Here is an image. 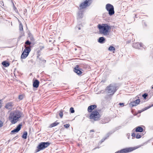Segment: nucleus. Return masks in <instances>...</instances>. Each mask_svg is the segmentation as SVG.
Returning <instances> with one entry per match:
<instances>
[{"label":"nucleus","instance_id":"nucleus-22","mask_svg":"<svg viewBox=\"0 0 153 153\" xmlns=\"http://www.w3.org/2000/svg\"><path fill=\"white\" fill-rule=\"evenodd\" d=\"M41 50H38L37 51V59H39V60L41 59L40 57H39V56L41 55Z\"/></svg>","mask_w":153,"mask_h":153},{"label":"nucleus","instance_id":"nucleus-33","mask_svg":"<svg viewBox=\"0 0 153 153\" xmlns=\"http://www.w3.org/2000/svg\"><path fill=\"white\" fill-rule=\"evenodd\" d=\"M148 96V94L147 93H145L142 95V97H143L144 99H146Z\"/></svg>","mask_w":153,"mask_h":153},{"label":"nucleus","instance_id":"nucleus-49","mask_svg":"<svg viewBox=\"0 0 153 153\" xmlns=\"http://www.w3.org/2000/svg\"><path fill=\"white\" fill-rule=\"evenodd\" d=\"M41 58V59L40 60H39V59H38V60L39 61V62H41L42 63V62L41 61H42V58Z\"/></svg>","mask_w":153,"mask_h":153},{"label":"nucleus","instance_id":"nucleus-5","mask_svg":"<svg viewBox=\"0 0 153 153\" xmlns=\"http://www.w3.org/2000/svg\"><path fill=\"white\" fill-rule=\"evenodd\" d=\"M118 89V87L115 84H111L107 87L106 91L109 95H113Z\"/></svg>","mask_w":153,"mask_h":153},{"label":"nucleus","instance_id":"nucleus-43","mask_svg":"<svg viewBox=\"0 0 153 153\" xmlns=\"http://www.w3.org/2000/svg\"><path fill=\"white\" fill-rule=\"evenodd\" d=\"M124 103H119V105L121 106H124Z\"/></svg>","mask_w":153,"mask_h":153},{"label":"nucleus","instance_id":"nucleus-24","mask_svg":"<svg viewBox=\"0 0 153 153\" xmlns=\"http://www.w3.org/2000/svg\"><path fill=\"white\" fill-rule=\"evenodd\" d=\"M25 46L26 45H29V46H31L30 45L31 44V42L29 41L28 40H27L25 42Z\"/></svg>","mask_w":153,"mask_h":153},{"label":"nucleus","instance_id":"nucleus-50","mask_svg":"<svg viewBox=\"0 0 153 153\" xmlns=\"http://www.w3.org/2000/svg\"><path fill=\"white\" fill-rule=\"evenodd\" d=\"M120 126H119L117 127L116 128V130H117L118 129H120Z\"/></svg>","mask_w":153,"mask_h":153},{"label":"nucleus","instance_id":"nucleus-2","mask_svg":"<svg viewBox=\"0 0 153 153\" xmlns=\"http://www.w3.org/2000/svg\"><path fill=\"white\" fill-rule=\"evenodd\" d=\"M98 27L100 33L105 36L108 35L111 29V27L108 24H99L98 26Z\"/></svg>","mask_w":153,"mask_h":153},{"label":"nucleus","instance_id":"nucleus-61","mask_svg":"<svg viewBox=\"0 0 153 153\" xmlns=\"http://www.w3.org/2000/svg\"><path fill=\"white\" fill-rule=\"evenodd\" d=\"M152 88L153 89V86L152 87Z\"/></svg>","mask_w":153,"mask_h":153},{"label":"nucleus","instance_id":"nucleus-28","mask_svg":"<svg viewBox=\"0 0 153 153\" xmlns=\"http://www.w3.org/2000/svg\"><path fill=\"white\" fill-rule=\"evenodd\" d=\"M108 50L110 51H113L115 50V48L112 46H110L108 48Z\"/></svg>","mask_w":153,"mask_h":153},{"label":"nucleus","instance_id":"nucleus-51","mask_svg":"<svg viewBox=\"0 0 153 153\" xmlns=\"http://www.w3.org/2000/svg\"><path fill=\"white\" fill-rule=\"evenodd\" d=\"M127 135L128 136V139H129V137L130 136V133H128V134H127Z\"/></svg>","mask_w":153,"mask_h":153},{"label":"nucleus","instance_id":"nucleus-19","mask_svg":"<svg viewBox=\"0 0 153 153\" xmlns=\"http://www.w3.org/2000/svg\"><path fill=\"white\" fill-rule=\"evenodd\" d=\"M28 37H29L30 40L32 42H34V39L32 35L31 34L30 32L28 33Z\"/></svg>","mask_w":153,"mask_h":153},{"label":"nucleus","instance_id":"nucleus-15","mask_svg":"<svg viewBox=\"0 0 153 153\" xmlns=\"http://www.w3.org/2000/svg\"><path fill=\"white\" fill-rule=\"evenodd\" d=\"M39 82L37 79L35 80L33 83V86L34 88H37L39 87Z\"/></svg>","mask_w":153,"mask_h":153},{"label":"nucleus","instance_id":"nucleus-42","mask_svg":"<svg viewBox=\"0 0 153 153\" xmlns=\"http://www.w3.org/2000/svg\"><path fill=\"white\" fill-rule=\"evenodd\" d=\"M44 48V46H40V49H39V50H41V51Z\"/></svg>","mask_w":153,"mask_h":153},{"label":"nucleus","instance_id":"nucleus-8","mask_svg":"<svg viewBox=\"0 0 153 153\" xmlns=\"http://www.w3.org/2000/svg\"><path fill=\"white\" fill-rule=\"evenodd\" d=\"M105 8L108 12V14L110 16H112L114 13V7L112 4H107L106 5Z\"/></svg>","mask_w":153,"mask_h":153},{"label":"nucleus","instance_id":"nucleus-39","mask_svg":"<svg viewBox=\"0 0 153 153\" xmlns=\"http://www.w3.org/2000/svg\"><path fill=\"white\" fill-rule=\"evenodd\" d=\"M64 126L65 128H67L69 127L70 125L68 124H67L64 125Z\"/></svg>","mask_w":153,"mask_h":153},{"label":"nucleus","instance_id":"nucleus-34","mask_svg":"<svg viewBox=\"0 0 153 153\" xmlns=\"http://www.w3.org/2000/svg\"><path fill=\"white\" fill-rule=\"evenodd\" d=\"M133 101L135 102L136 104H138L140 102V100L139 99H138Z\"/></svg>","mask_w":153,"mask_h":153},{"label":"nucleus","instance_id":"nucleus-17","mask_svg":"<svg viewBox=\"0 0 153 153\" xmlns=\"http://www.w3.org/2000/svg\"><path fill=\"white\" fill-rule=\"evenodd\" d=\"M105 39L103 37H101L99 38L98 40V42L101 44H103L105 42Z\"/></svg>","mask_w":153,"mask_h":153},{"label":"nucleus","instance_id":"nucleus-45","mask_svg":"<svg viewBox=\"0 0 153 153\" xmlns=\"http://www.w3.org/2000/svg\"><path fill=\"white\" fill-rule=\"evenodd\" d=\"M100 147L99 146V145L98 146H97V147L94 148L93 149V150H94L95 149H96L97 148H99Z\"/></svg>","mask_w":153,"mask_h":153},{"label":"nucleus","instance_id":"nucleus-27","mask_svg":"<svg viewBox=\"0 0 153 153\" xmlns=\"http://www.w3.org/2000/svg\"><path fill=\"white\" fill-rule=\"evenodd\" d=\"M63 111L62 110H61L59 111V115L61 118H62L63 117Z\"/></svg>","mask_w":153,"mask_h":153},{"label":"nucleus","instance_id":"nucleus-38","mask_svg":"<svg viewBox=\"0 0 153 153\" xmlns=\"http://www.w3.org/2000/svg\"><path fill=\"white\" fill-rule=\"evenodd\" d=\"M131 136L132 137V139H134L135 138L136 134L134 133H133L131 134Z\"/></svg>","mask_w":153,"mask_h":153},{"label":"nucleus","instance_id":"nucleus-11","mask_svg":"<svg viewBox=\"0 0 153 153\" xmlns=\"http://www.w3.org/2000/svg\"><path fill=\"white\" fill-rule=\"evenodd\" d=\"M82 70L81 68H80L78 65L75 67L74 70V71L77 74L79 75H81L82 73L81 71Z\"/></svg>","mask_w":153,"mask_h":153},{"label":"nucleus","instance_id":"nucleus-47","mask_svg":"<svg viewBox=\"0 0 153 153\" xmlns=\"http://www.w3.org/2000/svg\"><path fill=\"white\" fill-rule=\"evenodd\" d=\"M46 62V61L44 59H42V61H41L42 62H43L44 63H45Z\"/></svg>","mask_w":153,"mask_h":153},{"label":"nucleus","instance_id":"nucleus-9","mask_svg":"<svg viewBox=\"0 0 153 153\" xmlns=\"http://www.w3.org/2000/svg\"><path fill=\"white\" fill-rule=\"evenodd\" d=\"M50 144H39L35 150V152L37 153L40 151L44 149L47 147Z\"/></svg>","mask_w":153,"mask_h":153},{"label":"nucleus","instance_id":"nucleus-3","mask_svg":"<svg viewBox=\"0 0 153 153\" xmlns=\"http://www.w3.org/2000/svg\"><path fill=\"white\" fill-rule=\"evenodd\" d=\"M91 1L92 0H85L83 2L80 4L79 6V11L78 13V19H79L82 18L83 11H82V9L89 6L91 3Z\"/></svg>","mask_w":153,"mask_h":153},{"label":"nucleus","instance_id":"nucleus-20","mask_svg":"<svg viewBox=\"0 0 153 153\" xmlns=\"http://www.w3.org/2000/svg\"><path fill=\"white\" fill-rule=\"evenodd\" d=\"M2 64L3 65L4 67H8L10 65V64L9 62L6 61H3L2 62Z\"/></svg>","mask_w":153,"mask_h":153},{"label":"nucleus","instance_id":"nucleus-44","mask_svg":"<svg viewBox=\"0 0 153 153\" xmlns=\"http://www.w3.org/2000/svg\"><path fill=\"white\" fill-rule=\"evenodd\" d=\"M106 139V138H104L102 139L101 140V143H102L105 140V139Z\"/></svg>","mask_w":153,"mask_h":153},{"label":"nucleus","instance_id":"nucleus-10","mask_svg":"<svg viewBox=\"0 0 153 153\" xmlns=\"http://www.w3.org/2000/svg\"><path fill=\"white\" fill-rule=\"evenodd\" d=\"M141 43H133L132 46L134 48L141 49L143 47Z\"/></svg>","mask_w":153,"mask_h":153},{"label":"nucleus","instance_id":"nucleus-6","mask_svg":"<svg viewBox=\"0 0 153 153\" xmlns=\"http://www.w3.org/2000/svg\"><path fill=\"white\" fill-rule=\"evenodd\" d=\"M143 145H140L134 147L126 148L116 152L115 153H127L131 152L143 146Z\"/></svg>","mask_w":153,"mask_h":153},{"label":"nucleus","instance_id":"nucleus-52","mask_svg":"<svg viewBox=\"0 0 153 153\" xmlns=\"http://www.w3.org/2000/svg\"><path fill=\"white\" fill-rule=\"evenodd\" d=\"M142 111V109L139 111L138 112H139V113H141V112H142L143 111Z\"/></svg>","mask_w":153,"mask_h":153},{"label":"nucleus","instance_id":"nucleus-29","mask_svg":"<svg viewBox=\"0 0 153 153\" xmlns=\"http://www.w3.org/2000/svg\"><path fill=\"white\" fill-rule=\"evenodd\" d=\"M138 104H136V103L133 101L131 102L130 103V105L132 107L136 106Z\"/></svg>","mask_w":153,"mask_h":153},{"label":"nucleus","instance_id":"nucleus-36","mask_svg":"<svg viewBox=\"0 0 153 153\" xmlns=\"http://www.w3.org/2000/svg\"><path fill=\"white\" fill-rule=\"evenodd\" d=\"M141 137V136L140 134H137L136 136V138L137 139H139Z\"/></svg>","mask_w":153,"mask_h":153},{"label":"nucleus","instance_id":"nucleus-23","mask_svg":"<svg viewBox=\"0 0 153 153\" xmlns=\"http://www.w3.org/2000/svg\"><path fill=\"white\" fill-rule=\"evenodd\" d=\"M27 131H24L23 134L22 136V138L24 139H26L27 138Z\"/></svg>","mask_w":153,"mask_h":153},{"label":"nucleus","instance_id":"nucleus-58","mask_svg":"<svg viewBox=\"0 0 153 153\" xmlns=\"http://www.w3.org/2000/svg\"><path fill=\"white\" fill-rule=\"evenodd\" d=\"M76 49H76L75 48V50H76Z\"/></svg>","mask_w":153,"mask_h":153},{"label":"nucleus","instance_id":"nucleus-48","mask_svg":"<svg viewBox=\"0 0 153 153\" xmlns=\"http://www.w3.org/2000/svg\"><path fill=\"white\" fill-rule=\"evenodd\" d=\"M46 62V61L44 59H42V61H41L42 62H43L44 63H45Z\"/></svg>","mask_w":153,"mask_h":153},{"label":"nucleus","instance_id":"nucleus-60","mask_svg":"<svg viewBox=\"0 0 153 153\" xmlns=\"http://www.w3.org/2000/svg\"><path fill=\"white\" fill-rule=\"evenodd\" d=\"M135 16H136V14L135 15Z\"/></svg>","mask_w":153,"mask_h":153},{"label":"nucleus","instance_id":"nucleus-25","mask_svg":"<svg viewBox=\"0 0 153 153\" xmlns=\"http://www.w3.org/2000/svg\"><path fill=\"white\" fill-rule=\"evenodd\" d=\"M153 106V104L152 105H149L147 107H146L145 108H143L142 109V111H144L149 108L151 107H152Z\"/></svg>","mask_w":153,"mask_h":153},{"label":"nucleus","instance_id":"nucleus-32","mask_svg":"<svg viewBox=\"0 0 153 153\" xmlns=\"http://www.w3.org/2000/svg\"><path fill=\"white\" fill-rule=\"evenodd\" d=\"M115 131V130L113 131H110L107 134V136L108 137H109L110 135L113 133Z\"/></svg>","mask_w":153,"mask_h":153},{"label":"nucleus","instance_id":"nucleus-18","mask_svg":"<svg viewBox=\"0 0 153 153\" xmlns=\"http://www.w3.org/2000/svg\"><path fill=\"white\" fill-rule=\"evenodd\" d=\"M12 106V102H9L6 105L5 108L8 109H10L11 108Z\"/></svg>","mask_w":153,"mask_h":153},{"label":"nucleus","instance_id":"nucleus-53","mask_svg":"<svg viewBox=\"0 0 153 153\" xmlns=\"http://www.w3.org/2000/svg\"><path fill=\"white\" fill-rule=\"evenodd\" d=\"M90 132H94V130L92 129V130H90Z\"/></svg>","mask_w":153,"mask_h":153},{"label":"nucleus","instance_id":"nucleus-35","mask_svg":"<svg viewBox=\"0 0 153 153\" xmlns=\"http://www.w3.org/2000/svg\"><path fill=\"white\" fill-rule=\"evenodd\" d=\"M24 97V96L22 95H20L19 96V98L20 100H22Z\"/></svg>","mask_w":153,"mask_h":153},{"label":"nucleus","instance_id":"nucleus-40","mask_svg":"<svg viewBox=\"0 0 153 153\" xmlns=\"http://www.w3.org/2000/svg\"><path fill=\"white\" fill-rule=\"evenodd\" d=\"M147 143H153V138L150 140L147 141Z\"/></svg>","mask_w":153,"mask_h":153},{"label":"nucleus","instance_id":"nucleus-26","mask_svg":"<svg viewBox=\"0 0 153 153\" xmlns=\"http://www.w3.org/2000/svg\"><path fill=\"white\" fill-rule=\"evenodd\" d=\"M153 106V104L152 105H149L147 107H146L145 108H143L142 109V111H144L149 108L151 107H152Z\"/></svg>","mask_w":153,"mask_h":153},{"label":"nucleus","instance_id":"nucleus-4","mask_svg":"<svg viewBox=\"0 0 153 153\" xmlns=\"http://www.w3.org/2000/svg\"><path fill=\"white\" fill-rule=\"evenodd\" d=\"M100 117V114L97 110H94L91 112L89 116V118L91 120V121L93 122H94V121L99 120Z\"/></svg>","mask_w":153,"mask_h":153},{"label":"nucleus","instance_id":"nucleus-59","mask_svg":"<svg viewBox=\"0 0 153 153\" xmlns=\"http://www.w3.org/2000/svg\"><path fill=\"white\" fill-rule=\"evenodd\" d=\"M13 6H14V4H13Z\"/></svg>","mask_w":153,"mask_h":153},{"label":"nucleus","instance_id":"nucleus-55","mask_svg":"<svg viewBox=\"0 0 153 153\" xmlns=\"http://www.w3.org/2000/svg\"><path fill=\"white\" fill-rule=\"evenodd\" d=\"M26 11H27V10H26V9H25V12H26Z\"/></svg>","mask_w":153,"mask_h":153},{"label":"nucleus","instance_id":"nucleus-31","mask_svg":"<svg viewBox=\"0 0 153 153\" xmlns=\"http://www.w3.org/2000/svg\"><path fill=\"white\" fill-rule=\"evenodd\" d=\"M70 111L71 113H73L74 112V110L73 107H71L70 109Z\"/></svg>","mask_w":153,"mask_h":153},{"label":"nucleus","instance_id":"nucleus-7","mask_svg":"<svg viewBox=\"0 0 153 153\" xmlns=\"http://www.w3.org/2000/svg\"><path fill=\"white\" fill-rule=\"evenodd\" d=\"M25 49L21 55V59H24L26 58L31 51V46L26 47L25 45Z\"/></svg>","mask_w":153,"mask_h":153},{"label":"nucleus","instance_id":"nucleus-57","mask_svg":"<svg viewBox=\"0 0 153 153\" xmlns=\"http://www.w3.org/2000/svg\"><path fill=\"white\" fill-rule=\"evenodd\" d=\"M14 7L15 9H16V8L15 6H14Z\"/></svg>","mask_w":153,"mask_h":153},{"label":"nucleus","instance_id":"nucleus-21","mask_svg":"<svg viewBox=\"0 0 153 153\" xmlns=\"http://www.w3.org/2000/svg\"><path fill=\"white\" fill-rule=\"evenodd\" d=\"M59 123L58 122H55L51 124L49 126V127L50 128H52L57 125L58 124H59Z\"/></svg>","mask_w":153,"mask_h":153},{"label":"nucleus","instance_id":"nucleus-56","mask_svg":"<svg viewBox=\"0 0 153 153\" xmlns=\"http://www.w3.org/2000/svg\"><path fill=\"white\" fill-rule=\"evenodd\" d=\"M78 144V146H80V144Z\"/></svg>","mask_w":153,"mask_h":153},{"label":"nucleus","instance_id":"nucleus-37","mask_svg":"<svg viewBox=\"0 0 153 153\" xmlns=\"http://www.w3.org/2000/svg\"><path fill=\"white\" fill-rule=\"evenodd\" d=\"M142 23H143V26L145 27H146L147 26V24L144 21H143Z\"/></svg>","mask_w":153,"mask_h":153},{"label":"nucleus","instance_id":"nucleus-16","mask_svg":"<svg viewBox=\"0 0 153 153\" xmlns=\"http://www.w3.org/2000/svg\"><path fill=\"white\" fill-rule=\"evenodd\" d=\"M135 129V131L136 132H142L143 131V128L140 126L137 127L135 128L132 131H133Z\"/></svg>","mask_w":153,"mask_h":153},{"label":"nucleus","instance_id":"nucleus-41","mask_svg":"<svg viewBox=\"0 0 153 153\" xmlns=\"http://www.w3.org/2000/svg\"><path fill=\"white\" fill-rule=\"evenodd\" d=\"M3 122L1 120H0V128L3 126Z\"/></svg>","mask_w":153,"mask_h":153},{"label":"nucleus","instance_id":"nucleus-54","mask_svg":"<svg viewBox=\"0 0 153 153\" xmlns=\"http://www.w3.org/2000/svg\"><path fill=\"white\" fill-rule=\"evenodd\" d=\"M78 28V29L79 30H80L81 29V28H80V27H79Z\"/></svg>","mask_w":153,"mask_h":153},{"label":"nucleus","instance_id":"nucleus-46","mask_svg":"<svg viewBox=\"0 0 153 153\" xmlns=\"http://www.w3.org/2000/svg\"><path fill=\"white\" fill-rule=\"evenodd\" d=\"M39 143H50L48 142H41Z\"/></svg>","mask_w":153,"mask_h":153},{"label":"nucleus","instance_id":"nucleus-12","mask_svg":"<svg viewBox=\"0 0 153 153\" xmlns=\"http://www.w3.org/2000/svg\"><path fill=\"white\" fill-rule=\"evenodd\" d=\"M22 126L21 124H19L16 127V128L12 130L11 131V133H17L20 130Z\"/></svg>","mask_w":153,"mask_h":153},{"label":"nucleus","instance_id":"nucleus-1","mask_svg":"<svg viewBox=\"0 0 153 153\" xmlns=\"http://www.w3.org/2000/svg\"><path fill=\"white\" fill-rule=\"evenodd\" d=\"M22 113L21 111L16 110L11 113L9 117V120L12 124L16 123L18 119L22 116Z\"/></svg>","mask_w":153,"mask_h":153},{"label":"nucleus","instance_id":"nucleus-13","mask_svg":"<svg viewBox=\"0 0 153 153\" xmlns=\"http://www.w3.org/2000/svg\"><path fill=\"white\" fill-rule=\"evenodd\" d=\"M110 120V119L108 117H104L100 121V123L101 124H105L108 123Z\"/></svg>","mask_w":153,"mask_h":153},{"label":"nucleus","instance_id":"nucleus-14","mask_svg":"<svg viewBox=\"0 0 153 153\" xmlns=\"http://www.w3.org/2000/svg\"><path fill=\"white\" fill-rule=\"evenodd\" d=\"M97 108V106L96 105H92L89 106L88 109V112H92V110Z\"/></svg>","mask_w":153,"mask_h":153},{"label":"nucleus","instance_id":"nucleus-30","mask_svg":"<svg viewBox=\"0 0 153 153\" xmlns=\"http://www.w3.org/2000/svg\"><path fill=\"white\" fill-rule=\"evenodd\" d=\"M19 30L20 31H23V26L21 23H20L19 24Z\"/></svg>","mask_w":153,"mask_h":153}]
</instances>
